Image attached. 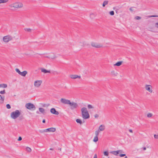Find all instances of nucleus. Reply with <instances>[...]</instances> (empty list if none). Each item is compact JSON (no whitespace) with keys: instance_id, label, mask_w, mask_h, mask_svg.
Instances as JSON below:
<instances>
[{"instance_id":"obj_18","label":"nucleus","mask_w":158,"mask_h":158,"mask_svg":"<svg viewBox=\"0 0 158 158\" xmlns=\"http://www.w3.org/2000/svg\"><path fill=\"white\" fill-rule=\"evenodd\" d=\"M4 100V97H2V96L0 95V103L2 104L3 103Z\"/></svg>"},{"instance_id":"obj_22","label":"nucleus","mask_w":158,"mask_h":158,"mask_svg":"<svg viewBox=\"0 0 158 158\" xmlns=\"http://www.w3.org/2000/svg\"><path fill=\"white\" fill-rule=\"evenodd\" d=\"M7 87V85L5 84H0V88L3 87L6 88Z\"/></svg>"},{"instance_id":"obj_56","label":"nucleus","mask_w":158,"mask_h":158,"mask_svg":"<svg viewBox=\"0 0 158 158\" xmlns=\"http://www.w3.org/2000/svg\"><path fill=\"white\" fill-rule=\"evenodd\" d=\"M124 158H127V156H125Z\"/></svg>"},{"instance_id":"obj_14","label":"nucleus","mask_w":158,"mask_h":158,"mask_svg":"<svg viewBox=\"0 0 158 158\" xmlns=\"http://www.w3.org/2000/svg\"><path fill=\"white\" fill-rule=\"evenodd\" d=\"M41 70V71L44 73H50V70H48L44 69L42 68Z\"/></svg>"},{"instance_id":"obj_36","label":"nucleus","mask_w":158,"mask_h":158,"mask_svg":"<svg viewBox=\"0 0 158 158\" xmlns=\"http://www.w3.org/2000/svg\"><path fill=\"white\" fill-rule=\"evenodd\" d=\"M135 19L136 20H139L141 19V17L139 16H137L135 17Z\"/></svg>"},{"instance_id":"obj_10","label":"nucleus","mask_w":158,"mask_h":158,"mask_svg":"<svg viewBox=\"0 0 158 158\" xmlns=\"http://www.w3.org/2000/svg\"><path fill=\"white\" fill-rule=\"evenodd\" d=\"M56 128L54 127L48 128L45 129L46 132H54L56 131Z\"/></svg>"},{"instance_id":"obj_16","label":"nucleus","mask_w":158,"mask_h":158,"mask_svg":"<svg viewBox=\"0 0 158 158\" xmlns=\"http://www.w3.org/2000/svg\"><path fill=\"white\" fill-rule=\"evenodd\" d=\"M118 151H113L110 152L111 153L113 154L115 156H117L119 153Z\"/></svg>"},{"instance_id":"obj_25","label":"nucleus","mask_w":158,"mask_h":158,"mask_svg":"<svg viewBox=\"0 0 158 158\" xmlns=\"http://www.w3.org/2000/svg\"><path fill=\"white\" fill-rule=\"evenodd\" d=\"M108 2L107 1H104L102 4V6L103 7H105L106 5L108 4Z\"/></svg>"},{"instance_id":"obj_47","label":"nucleus","mask_w":158,"mask_h":158,"mask_svg":"<svg viewBox=\"0 0 158 158\" xmlns=\"http://www.w3.org/2000/svg\"><path fill=\"white\" fill-rule=\"evenodd\" d=\"M133 7H131L129 10H130L131 11H133V10L132 9V8H133Z\"/></svg>"},{"instance_id":"obj_20","label":"nucleus","mask_w":158,"mask_h":158,"mask_svg":"<svg viewBox=\"0 0 158 158\" xmlns=\"http://www.w3.org/2000/svg\"><path fill=\"white\" fill-rule=\"evenodd\" d=\"M39 110L40 112L41 113L43 114L45 113V110L43 108H39Z\"/></svg>"},{"instance_id":"obj_21","label":"nucleus","mask_w":158,"mask_h":158,"mask_svg":"<svg viewBox=\"0 0 158 158\" xmlns=\"http://www.w3.org/2000/svg\"><path fill=\"white\" fill-rule=\"evenodd\" d=\"M111 73L112 75L114 76H117L118 75V73L115 72L114 70L112 71L111 72Z\"/></svg>"},{"instance_id":"obj_45","label":"nucleus","mask_w":158,"mask_h":158,"mask_svg":"<svg viewBox=\"0 0 158 158\" xmlns=\"http://www.w3.org/2000/svg\"><path fill=\"white\" fill-rule=\"evenodd\" d=\"M22 139V137H21V136H19V138L18 139V141H21V140Z\"/></svg>"},{"instance_id":"obj_19","label":"nucleus","mask_w":158,"mask_h":158,"mask_svg":"<svg viewBox=\"0 0 158 158\" xmlns=\"http://www.w3.org/2000/svg\"><path fill=\"white\" fill-rule=\"evenodd\" d=\"M56 58V55L54 54H52L49 56V58H50L52 59H54Z\"/></svg>"},{"instance_id":"obj_40","label":"nucleus","mask_w":158,"mask_h":158,"mask_svg":"<svg viewBox=\"0 0 158 158\" xmlns=\"http://www.w3.org/2000/svg\"><path fill=\"white\" fill-rule=\"evenodd\" d=\"M110 15H114V12L113 11H110Z\"/></svg>"},{"instance_id":"obj_30","label":"nucleus","mask_w":158,"mask_h":158,"mask_svg":"<svg viewBox=\"0 0 158 158\" xmlns=\"http://www.w3.org/2000/svg\"><path fill=\"white\" fill-rule=\"evenodd\" d=\"M26 149L27 151L28 152H30L31 151V149L29 147H27L26 148Z\"/></svg>"},{"instance_id":"obj_44","label":"nucleus","mask_w":158,"mask_h":158,"mask_svg":"<svg viewBox=\"0 0 158 158\" xmlns=\"http://www.w3.org/2000/svg\"><path fill=\"white\" fill-rule=\"evenodd\" d=\"M154 137L155 139H158V135H154Z\"/></svg>"},{"instance_id":"obj_51","label":"nucleus","mask_w":158,"mask_h":158,"mask_svg":"<svg viewBox=\"0 0 158 158\" xmlns=\"http://www.w3.org/2000/svg\"><path fill=\"white\" fill-rule=\"evenodd\" d=\"M42 122L43 123H45V120L44 119H43V121H42Z\"/></svg>"},{"instance_id":"obj_49","label":"nucleus","mask_w":158,"mask_h":158,"mask_svg":"<svg viewBox=\"0 0 158 158\" xmlns=\"http://www.w3.org/2000/svg\"><path fill=\"white\" fill-rule=\"evenodd\" d=\"M129 131L131 133H133V131L131 129L129 130Z\"/></svg>"},{"instance_id":"obj_50","label":"nucleus","mask_w":158,"mask_h":158,"mask_svg":"<svg viewBox=\"0 0 158 158\" xmlns=\"http://www.w3.org/2000/svg\"><path fill=\"white\" fill-rule=\"evenodd\" d=\"M85 45V42H83V46H84Z\"/></svg>"},{"instance_id":"obj_52","label":"nucleus","mask_w":158,"mask_h":158,"mask_svg":"<svg viewBox=\"0 0 158 158\" xmlns=\"http://www.w3.org/2000/svg\"><path fill=\"white\" fill-rule=\"evenodd\" d=\"M143 150H146V147H144V148H143Z\"/></svg>"},{"instance_id":"obj_26","label":"nucleus","mask_w":158,"mask_h":158,"mask_svg":"<svg viewBox=\"0 0 158 158\" xmlns=\"http://www.w3.org/2000/svg\"><path fill=\"white\" fill-rule=\"evenodd\" d=\"M24 30L25 31H27L28 32H31L32 30V29L30 28H24Z\"/></svg>"},{"instance_id":"obj_13","label":"nucleus","mask_w":158,"mask_h":158,"mask_svg":"<svg viewBox=\"0 0 158 158\" xmlns=\"http://www.w3.org/2000/svg\"><path fill=\"white\" fill-rule=\"evenodd\" d=\"M105 129V126L103 125H101L99 128V129L98 130H99V131H104Z\"/></svg>"},{"instance_id":"obj_41","label":"nucleus","mask_w":158,"mask_h":158,"mask_svg":"<svg viewBox=\"0 0 158 158\" xmlns=\"http://www.w3.org/2000/svg\"><path fill=\"white\" fill-rule=\"evenodd\" d=\"M155 26L156 27L158 28V22L155 23Z\"/></svg>"},{"instance_id":"obj_12","label":"nucleus","mask_w":158,"mask_h":158,"mask_svg":"<svg viewBox=\"0 0 158 158\" xmlns=\"http://www.w3.org/2000/svg\"><path fill=\"white\" fill-rule=\"evenodd\" d=\"M70 77L72 79H76L77 78L80 79L81 77L77 75H71L70 76Z\"/></svg>"},{"instance_id":"obj_48","label":"nucleus","mask_w":158,"mask_h":158,"mask_svg":"<svg viewBox=\"0 0 158 158\" xmlns=\"http://www.w3.org/2000/svg\"><path fill=\"white\" fill-rule=\"evenodd\" d=\"M94 158H97V155L96 154H95L94 155Z\"/></svg>"},{"instance_id":"obj_1","label":"nucleus","mask_w":158,"mask_h":158,"mask_svg":"<svg viewBox=\"0 0 158 158\" xmlns=\"http://www.w3.org/2000/svg\"><path fill=\"white\" fill-rule=\"evenodd\" d=\"M60 102L63 104L69 105L71 110L76 109L78 107V105L77 103L73 102H71L70 100L68 99L62 98L60 99Z\"/></svg>"},{"instance_id":"obj_24","label":"nucleus","mask_w":158,"mask_h":158,"mask_svg":"<svg viewBox=\"0 0 158 158\" xmlns=\"http://www.w3.org/2000/svg\"><path fill=\"white\" fill-rule=\"evenodd\" d=\"M98 140V136H95L93 140V141L95 142H97Z\"/></svg>"},{"instance_id":"obj_15","label":"nucleus","mask_w":158,"mask_h":158,"mask_svg":"<svg viewBox=\"0 0 158 158\" xmlns=\"http://www.w3.org/2000/svg\"><path fill=\"white\" fill-rule=\"evenodd\" d=\"M123 62V61H119L117 62L115 64H114V66H120Z\"/></svg>"},{"instance_id":"obj_23","label":"nucleus","mask_w":158,"mask_h":158,"mask_svg":"<svg viewBox=\"0 0 158 158\" xmlns=\"http://www.w3.org/2000/svg\"><path fill=\"white\" fill-rule=\"evenodd\" d=\"M9 0H0V3H3L7 2Z\"/></svg>"},{"instance_id":"obj_54","label":"nucleus","mask_w":158,"mask_h":158,"mask_svg":"<svg viewBox=\"0 0 158 158\" xmlns=\"http://www.w3.org/2000/svg\"><path fill=\"white\" fill-rule=\"evenodd\" d=\"M50 150H53V149L52 148H50Z\"/></svg>"},{"instance_id":"obj_29","label":"nucleus","mask_w":158,"mask_h":158,"mask_svg":"<svg viewBox=\"0 0 158 158\" xmlns=\"http://www.w3.org/2000/svg\"><path fill=\"white\" fill-rule=\"evenodd\" d=\"M76 122L78 123H79L80 124H81L82 123V122L81 120L80 119H77L76 120Z\"/></svg>"},{"instance_id":"obj_8","label":"nucleus","mask_w":158,"mask_h":158,"mask_svg":"<svg viewBox=\"0 0 158 158\" xmlns=\"http://www.w3.org/2000/svg\"><path fill=\"white\" fill-rule=\"evenodd\" d=\"M42 83L41 80H36L34 81V85L35 87L39 88L40 86Z\"/></svg>"},{"instance_id":"obj_28","label":"nucleus","mask_w":158,"mask_h":158,"mask_svg":"<svg viewBox=\"0 0 158 158\" xmlns=\"http://www.w3.org/2000/svg\"><path fill=\"white\" fill-rule=\"evenodd\" d=\"M99 132H100V131H99V130H98L96 131L95 132V136H98V135H99Z\"/></svg>"},{"instance_id":"obj_33","label":"nucleus","mask_w":158,"mask_h":158,"mask_svg":"<svg viewBox=\"0 0 158 158\" xmlns=\"http://www.w3.org/2000/svg\"><path fill=\"white\" fill-rule=\"evenodd\" d=\"M152 116V114L151 113H148L147 115V117L148 118L151 117Z\"/></svg>"},{"instance_id":"obj_34","label":"nucleus","mask_w":158,"mask_h":158,"mask_svg":"<svg viewBox=\"0 0 158 158\" xmlns=\"http://www.w3.org/2000/svg\"><path fill=\"white\" fill-rule=\"evenodd\" d=\"M39 131L41 133H43L46 132L45 129L44 130H40Z\"/></svg>"},{"instance_id":"obj_55","label":"nucleus","mask_w":158,"mask_h":158,"mask_svg":"<svg viewBox=\"0 0 158 158\" xmlns=\"http://www.w3.org/2000/svg\"><path fill=\"white\" fill-rule=\"evenodd\" d=\"M36 113H37V114H39V112L38 111H37Z\"/></svg>"},{"instance_id":"obj_5","label":"nucleus","mask_w":158,"mask_h":158,"mask_svg":"<svg viewBox=\"0 0 158 158\" xmlns=\"http://www.w3.org/2000/svg\"><path fill=\"white\" fill-rule=\"evenodd\" d=\"M13 39V37L10 35L4 36L3 38V40L5 43H8L9 41L12 40Z\"/></svg>"},{"instance_id":"obj_31","label":"nucleus","mask_w":158,"mask_h":158,"mask_svg":"<svg viewBox=\"0 0 158 158\" xmlns=\"http://www.w3.org/2000/svg\"><path fill=\"white\" fill-rule=\"evenodd\" d=\"M87 106L89 109L94 108V107L90 104L88 105Z\"/></svg>"},{"instance_id":"obj_38","label":"nucleus","mask_w":158,"mask_h":158,"mask_svg":"<svg viewBox=\"0 0 158 158\" xmlns=\"http://www.w3.org/2000/svg\"><path fill=\"white\" fill-rule=\"evenodd\" d=\"M6 108L8 109H10L11 108V106H10V105L9 104H7L6 105Z\"/></svg>"},{"instance_id":"obj_53","label":"nucleus","mask_w":158,"mask_h":158,"mask_svg":"<svg viewBox=\"0 0 158 158\" xmlns=\"http://www.w3.org/2000/svg\"><path fill=\"white\" fill-rule=\"evenodd\" d=\"M44 57H47V58H49V56H44Z\"/></svg>"},{"instance_id":"obj_39","label":"nucleus","mask_w":158,"mask_h":158,"mask_svg":"<svg viewBox=\"0 0 158 158\" xmlns=\"http://www.w3.org/2000/svg\"><path fill=\"white\" fill-rule=\"evenodd\" d=\"M5 93V90H4L2 91H0V94H4Z\"/></svg>"},{"instance_id":"obj_27","label":"nucleus","mask_w":158,"mask_h":158,"mask_svg":"<svg viewBox=\"0 0 158 158\" xmlns=\"http://www.w3.org/2000/svg\"><path fill=\"white\" fill-rule=\"evenodd\" d=\"M95 16V15L94 13H91L90 15V18L92 19H93Z\"/></svg>"},{"instance_id":"obj_35","label":"nucleus","mask_w":158,"mask_h":158,"mask_svg":"<svg viewBox=\"0 0 158 158\" xmlns=\"http://www.w3.org/2000/svg\"><path fill=\"white\" fill-rule=\"evenodd\" d=\"M15 70L20 75L21 72L20 71L19 69H16Z\"/></svg>"},{"instance_id":"obj_9","label":"nucleus","mask_w":158,"mask_h":158,"mask_svg":"<svg viewBox=\"0 0 158 158\" xmlns=\"http://www.w3.org/2000/svg\"><path fill=\"white\" fill-rule=\"evenodd\" d=\"M91 45L93 47L97 48H100L102 47V44L94 42L91 43Z\"/></svg>"},{"instance_id":"obj_6","label":"nucleus","mask_w":158,"mask_h":158,"mask_svg":"<svg viewBox=\"0 0 158 158\" xmlns=\"http://www.w3.org/2000/svg\"><path fill=\"white\" fill-rule=\"evenodd\" d=\"M25 107L27 109L31 110H34L35 109V106L31 103L26 104Z\"/></svg>"},{"instance_id":"obj_32","label":"nucleus","mask_w":158,"mask_h":158,"mask_svg":"<svg viewBox=\"0 0 158 158\" xmlns=\"http://www.w3.org/2000/svg\"><path fill=\"white\" fill-rule=\"evenodd\" d=\"M148 18L158 17V15H152L148 16Z\"/></svg>"},{"instance_id":"obj_46","label":"nucleus","mask_w":158,"mask_h":158,"mask_svg":"<svg viewBox=\"0 0 158 158\" xmlns=\"http://www.w3.org/2000/svg\"><path fill=\"white\" fill-rule=\"evenodd\" d=\"M118 151V152H119V153H123L124 152L122 150H119Z\"/></svg>"},{"instance_id":"obj_7","label":"nucleus","mask_w":158,"mask_h":158,"mask_svg":"<svg viewBox=\"0 0 158 158\" xmlns=\"http://www.w3.org/2000/svg\"><path fill=\"white\" fill-rule=\"evenodd\" d=\"M145 89L148 91L150 93L152 92V86L150 85H145Z\"/></svg>"},{"instance_id":"obj_2","label":"nucleus","mask_w":158,"mask_h":158,"mask_svg":"<svg viewBox=\"0 0 158 158\" xmlns=\"http://www.w3.org/2000/svg\"><path fill=\"white\" fill-rule=\"evenodd\" d=\"M82 117L84 119H88L89 118V114L86 107H83L81 109Z\"/></svg>"},{"instance_id":"obj_11","label":"nucleus","mask_w":158,"mask_h":158,"mask_svg":"<svg viewBox=\"0 0 158 158\" xmlns=\"http://www.w3.org/2000/svg\"><path fill=\"white\" fill-rule=\"evenodd\" d=\"M51 112L55 115H58L59 113L58 111L56 110V109L54 108H52L50 110Z\"/></svg>"},{"instance_id":"obj_4","label":"nucleus","mask_w":158,"mask_h":158,"mask_svg":"<svg viewBox=\"0 0 158 158\" xmlns=\"http://www.w3.org/2000/svg\"><path fill=\"white\" fill-rule=\"evenodd\" d=\"M21 113L18 110H16L15 111L12 112L10 114L11 117L13 119H15L18 117L20 115Z\"/></svg>"},{"instance_id":"obj_37","label":"nucleus","mask_w":158,"mask_h":158,"mask_svg":"<svg viewBox=\"0 0 158 158\" xmlns=\"http://www.w3.org/2000/svg\"><path fill=\"white\" fill-rule=\"evenodd\" d=\"M104 155L106 156H108L109 155V153L107 151H105L104 152Z\"/></svg>"},{"instance_id":"obj_17","label":"nucleus","mask_w":158,"mask_h":158,"mask_svg":"<svg viewBox=\"0 0 158 158\" xmlns=\"http://www.w3.org/2000/svg\"><path fill=\"white\" fill-rule=\"evenodd\" d=\"M27 73V71H24L23 72H21L20 75L23 77H25Z\"/></svg>"},{"instance_id":"obj_42","label":"nucleus","mask_w":158,"mask_h":158,"mask_svg":"<svg viewBox=\"0 0 158 158\" xmlns=\"http://www.w3.org/2000/svg\"><path fill=\"white\" fill-rule=\"evenodd\" d=\"M94 117L95 118H97L99 117V115L97 114H95L94 115Z\"/></svg>"},{"instance_id":"obj_43","label":"nucleus","mask_w":158,"mask_h":158,"mask_svg":"<svg viewBox=\"0 0 158 158\" xmlns=\"http://www.w3.org/2000/svg\"><path fill=\"white\" fill-rule=\"evenodd\" d=\"M126 154H120L119 155V156L120 157H122L124 156H125Z\"/></svg>"},{"instance_id":"obj_3","label":"nucleus","mask_w":158,"mask_h":158,"mask_svg":"<svg viewBox=\"0 0 158 158\" xmlns=\"http://www.w3.org/2000/svg\"><path fill=\"white\" fill-rule=\"evenodd\" d=\"M9 6L11 8V10H13V8L17 9L22 8L23 6V4L21 2H17L10 5Z\"/></svg>"},{"instance_id":"obj_57","label":"nucleus","mask_w":158,"mask_h":158,"mask_svg":"<svg viewBox=\"0 0 158 158\" xmlns=\"http://www.w3.org/2000/svg\"><path fill=\"white\" fill-rule=\"evenodd\" d=\"M61 148H60V151H61Z\"/></svg>"}]
</instances>
